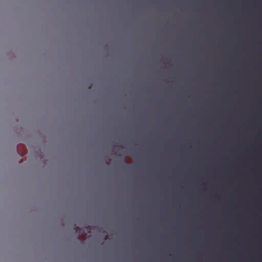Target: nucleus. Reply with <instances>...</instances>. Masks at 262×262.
Returning <instances> with one entry per match:
<instances>
[{
  "label": "nucleus",
  "mask_w": 262,
  "mask_h": 262,
  "mask_svg": "<svg viewBox=\"0 0 262 262\" xmlns=\"http://www.w3.org/2000/svg\"><path fill=\"white\" fill-rule=\"evenodd\" d=\"M245 102L247 103V104H249V98L247 96H246L245 98Z\"/></svg>",
  "instance_id": "nucleus-2"
},
{
  "label": "nucleus",
  "mask_w": 262,
  "mask_h": 262,
  "mask_svg": "<svg viewBox=\"0 0 262 262\" xmlns=\"http://www.w3.org/2000/svg\"><path fill=\"white\" fill-rule=\"evenodd\" d=\"M249 107H246V111L247 112H248L249 111Z\"/></svg>",
  "instance_id": "nucleus-3"
},
{
  "label": "nucleus",
  "mask_w": 262,
  "mask_h": 262,
  "mask_svg": "<svg viewBox=\"0 0 262 262\" xmlns=\"http://www.w3.org/2000/svg\"><path fill=\"white\" fill-rule=\"evenodd\" d=\"M243 166H244V167H245V166H246V164H243Z\"/></svg>",
  "instance_id": "nucleus-6"
},
{
  "label": "nucleus",
  "mask_w": 262,
  "mask_h": 262,
  "mask_svg": "<svg viewBox=\"0 0 262 262\" xmlns=\"http://www.w3.org/2000/svg\"><path fill=\"white\" fill-rule=\"evenodd\" d=\"M242 178L243 180H245L246 179V177L245 176H243Z\"/></svg>",
  "instance_id": "nucleus-4"
},
{
  "label": "nucleus",
  "mask_w": 262,
  "mask_h": 262,
  "mask_svg": "<svg viewBox=\"0 0 262 262\" xmlns=\"http://www.w3.org/2000/svg\"><path fill=\"white\" fill-rule=\"evenodd\" d=\"M74 230L75 231V232L76 233H78V236H83V233H81L79 231V228L78 227H77V226H75L74 227Z\"/></svg>",
  "instance_id": "nucleus-1"
},
{
  "label": "nucleus",
  "mask_w": 262,
  "mask_h": 262,
  "mask_svg": "<svg viewBox=\"0 0 262 262\" xmlns=\"http://www.w3.org/2000/svg\"><path fill=\"white\" fill-rule=\"evenodd\" d=\"M247 205L248 206H249V202H247Z\"/></svg>",
  "instance_id": "nucleus-5"
}]
</instances>
